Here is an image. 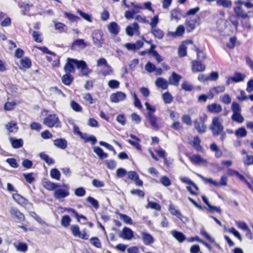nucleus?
<instances>
[{"label":"nucleus","instance_id":"obj_1","mask_svg":"<svg viewBox=\"0 0 253 253\" xmlns=\"http://www.w3.org/2000/svg\"><path fill=\"white\" fill-rule=\"evenodd\" d=\"M236 6L233 8L234 15H230L228 18L229 21L234 26L235 29L237 30L239 25L238 18L242 19H249L250 18V13H253V11H249L246 12L242 7V5L238 3H235Z\"/></svg>","mask_w":253,"mask_h":253},{"label":"nucleus","instance_id":"obj_2","mask_svg":"<svg viewBox=\"0 0 253 253\" xmlns=\"http://www.w3.org/2000/svg\"><path fill=\"white\" fill-rule=\"evenodd\" d=\"M213 136H218L223 132L224 127L222 120L219 117L212 118L211 123L209 126Z\"/></svg>","mask_w":253,"mask_h":253},{"label":"nucleus","instance_id":"obj_3","mask_svg":"<svg viewBox=\"0 0 253 253\" xmlns=\"http://www.w3.org/2000/svg\"><path fill=\"white\" fill-rule=\"evenodd\" d=\"M82 65V63L80 62V60L68 58L64 67V70L66 73H74L76 70L75 66H76L78 69Z\"/></svg>","mask_w":253,"mask_h":253},{"label":"nucleus","instance_id":"obj_4","mask_svg":"<svg viewBox=\"0 0 253 253\" xmlns=\"http://www.w3.org/2000/svg\"><path fill=\"white\" fill-rule=\"evenodd\" d=\"M200 20V17L198 16L187 19L184 23L187 32H192L196 28V26L199 25Z\"/></svg>","mask_w":253,"mask_h":253},{"label":"nucleus","instance_id":"obj_5","mask_svg":"<svg viewBox=\"0 0 253 253\" xmlns=\"http://www.w3.org/2000/svg\"><path fill=\"white\" fill-rule=\"evenodd\" d=\"M70 229L74 236L78 237L84 240L88 239V235L87 234L85 230H84L82 233L81 232L80 228L78 225H72Z\"/></svg>","mask_w":253,"mask_h":253},{"label":"nucleus","instance_id":"obj_6","mask_svg":"<svg viewBox=\"0 0 253 253\" xmlns=\"http://www.w3.org/2000/svg\"><path fill=\"white\" fill-rule=\"evenodd\" d=\"M59 123V120L55 114H50L43 120V124L49 127H52Z\"/></svg>","mask_w":253,"mask_h":253},{"label":"nucleus","instance_id":"obj_7","mask_svg":"<svg viewBox=\"0 0 253 253\" xmlns=\"http://www.w3.org/2000/svg\"><path fill=\"white\" fill-rule=\"evenodd\" d=\"M64 189H56L54 192V197L58 200L63 199L70 195L69 188L68 186H64Z\"/></svg>","mask_w":253,"mask_h":253},{"label":"nucleus","instance_id":"obj_8","mask_svg":"<svg viewBox=\"0 0 253 253\" xmlns=\"http://www.w3.org/2000/svg\"><path fill=\"white\" fill-rule=\"evenodd\" d=\"M9 212L13 218L17 219L19 222H23L25 220V215L17 208L13 207H11L9 210Z\"/></svg>","mask_w":253,"mask_h":253},{"label":"nucleus","instance_id":"obj_9","mask_svg":"<svg viewBox=\"0 0 253 253\" xmlns=\"http://www.w3.org/2000/svg\"><path fill=\"white\" fill-rule=\"evenodd\" d=\"M191 69L193 73L202 72L206 70V65L199 60L192 61Z\"/></svg>","mask_w":253,"mask_h":253},{"label":"nucleus","instance_id":"obj_10","mask_svg":"<svg viewBox=\"0 0 253 253\" xmlns=\"http://www.w3.org/2000/svg\"><path fill=\"white\" fill-rule=\"evenodd\" d=\"M126 94L122 91H117L112 93L110 96V100L112 102L118 103L126 99Z\"/></svg>","mask_w":253,"mask_h":253},{"label":"nucleus","instance_id":"obj_11","mask_svg":"<svg viewBox=\"0 0 253 253\" xmlns=\"http://www.w3.org/2000/svg\"><path fill=\"white\" fill-rule=\"evenodd\" d=\"M200 122L195 120L194 121V125L199 133H204L207 130V126L205 124L204 120L202 118H200Z\"/></svg>","mask_w":253,"mask_h":253},{"label":"nucleus","instance_id":"obj_12","mask_svg":"<svg viewBox=\"0 0 253 253\" xmlns=\"http://www.w3.org/2000/svg\"><path fill=\"white\" fill-rule=\"evenodd\" d=\"M128 178L133 180L136 185L138 186H142L143 185V181L139 179L138 174L135 171H129L127 172Z\"/></svg>","mask_w":253,"mask_h":253},{"label":"nucleus","instance_id":"obj_13","mask_svg":"<svg viewBox=\"0 0 253 253\" xmlns=\"http://www.w3.org/2000/svg\"><path fill=\"white\" fill-rule=\"evenodd\" d=\"M186 156L189 159L190 162L194 165L205 164L207 162L206 160H205L200 155L198 154L191 155L189 154H186Z\"/></svg>","mask_w":253,"mask_h":253},{"label":"nucleus","instance_id":"obj_14","mask_svg":"<svg viewBox=\"0 0 253 253\" xmlns=\"http://www.w3.org/2000/svg\"><path fill=\"white\" fill-rule=\"evenodd\" d=\"M31 60L28 57H25L21 59L18 65L19 68L22 70H26L27 69H29L32 66Z\"/></svg>","mask_w":253,"mask_h":253},{"label":"nucleus","instance_id":"obj_15","mask_svg":"<svg viewBox=\"0 0 253 253\" xmlns=\"http://www.w3.org/2000/svg\"><path fill=\"white\" fill-rule=\"evenodd\" d=\"M147 118L154 129L157 130L160 128V126L158 124V118L155 116L154 114H152L151 113H148L147 115Z\"/></svg>","mask_w":253,"mask_h":253},{"label":"nucleus","instance_id":"obj_16","mask_svg":"<svg viewBox=\"0 0 253 253\" xmlns=\"http://www.w3.org/2000/svg\"><path fill=\"white\" fill-rule=\"evenodd\" d=\"M144 43L140 40H138L135 43H127L125 44V46L128 50L135 51L139 49L143 46Z\"/></svg>","mask_w":253,"mask_h":253},{"label":"nucleus","instance_id":"obj_17","mask_svg":"<svg viewBox=\"0 0 253 253\" xmlns=\"http://www.w3.org/2000/svg\"><path fill=\"white\" fill-rule=\"evenodd\" d=\"M206 180L210 184H212L215 187H219L220 186H227V177L223 175L221 177L219 182L213 180L211 178L206 179Z\"/></svg>","mask_w":253,"mask_h":253},{"label":"nucleus","instance_id":"obj_18","mask_svg":"<svg viewBox=\"0 0 253 253\" xmlns=\"http://www.w3.org/2000/svg\"><path fill=\"white\" fill-rule=\"evenodd\" d=\"M207 111L212 114H218L222 110V106L217 103H213L207 105Z\"/></svg>","mask_w":253,"mask_h":253},{"label":"nucleus","instance_id":"obj_19","mask_svg":"<svg viewBox=\"0 0 253 253\" xmlns=\"http://www.w3.org/2000/svg\"><path fill=\"white\" fill-rule=\"evenodd\" d=\"M93 42L98 47H100L102 46L104 42V40L103 39V34L101 31H98L94 33V36L93 37Z\"/></svg>","mask_w":253,"mask_h":253},{"label":"nucleus","instance_id":"obj_20","mask_svg":"<svg viewBox=\"0 0 253 253\" xmlns=\"http://www.w3.org/2000/svg\"><path fill=\"white\" fill-rule=\"evenodd\" d=\"M120 237L125 240H130L133 237V232L132 230L126 227H124L121 233L120 234Z\"/></svg>","mask_w":253,"mask_h":253},{"label":"nucleus","instance_id":"obj_21","mask_svg":"<svg viewBox=\"0 0 253 253\" xmlns=\"http://www.w3.org/2000/svg\"><path fill=\"white\" fill-rule=\"evenodd\" d=\"M225 90V87L224 85H218L212 87L209 91V97L210 99L213 98L214 94H218L223 92Z\"/></svg>","mask_w":253,"mask_h":253},{"label":"nucleus","instance_id":"obj_22","mask_svg":"<svg viewBox=\"0 0 253 253\" xmlns=\"http://www.w3.org/2000/svg\"><path fill=\"white\" fill-rule=\"evenodd\" d=\"M182 77L175 72H172L169 78V83L174 86H178Z\"/></svg>","mask_w":253,"mask_h":253},{"label":"nucleus","instance_id":"obj_23","mask_svg":"<svg viewBox=\"0 0 253 253\" xmlns=\"http://www.w3.org/2000/svg\"><path fill=\"white\" fill-rule=\"evenodd\" d=\"M64 211H67L69 213H71L73 214L75 217L77 219L78 221L81 222V220L83 219L84 221H86L87 220V217L83 215H80L78 213V212L74 209L71 208H64Z\"/></svg>","mask_w":253,"mask_h":253},{"label":"nucleus","instance_id":"obj_24","mask_svg":"<svg viewBox=\"0 0 253 253\" xmlns=\"http://www.w3.org/2000/svg\"><path fill=\"white\" fill-rule=\"evenodd\" d=\"M12 198L17 204L22 206H26L29 203L28 200L19 194H13L12 195Z\"/></svg>","mask_w":253,"mask_h":253},{"label":"nucleus","instance_id":"obj_25","mask_svg":"<svg viewBox=\"0 0 253 253\" xmlns=\"http://www.w3.org/2000/svg\"><path fill=\"white\" fill-rule=\"evenodd\" d=\"M141 235L143 243L145 245H150L154 242V238L150 233L142 232L141 233Z\"/></svg>","mask_w":253,"mask_h":253},{"label":"nucleus","instance_id":"obj_26","mask_svg":"<svg viewBox=\"0 0 253 253\" xmlns=\"http://www.w3.org/2000/svg\"><path fill=\"white\" fill-rule=\"evenodd\" d=\"M134 32L136 33H139V26L136 22L133 23L132 26H128L126 28V33L127 35L132 36Z\"/></svg>","mask_w":253,"mask_h":253},{"label":"nucleus","instance_id":"obj_27","mask_svg":"<svg viewBox=\"0 0 253 253\" xmlns=\"http://www.w3.org/2000/svg\"><path fill=\"white\" fill-rule=\"evenodd\" d=\"M43 187L48 191L55 190L59 185L55 183L52 182L47 179H45L42 182Z\"/></svg>","mask_w":253,"mask_h":253},{"label":"nucleus","instance_id":"obj_28","mask_svg":"<svg viewBox=\"0 0 253 253\" xmlns=\"http://www.w3.org/2000/svg\"><path fill=\"white\" fill-rule=\"evenodd\" d=\"M201 139L198 136H195L191 143L192 146L198 152H203L204 149L201 145Z\"/></svg>","mask_w":253,"mask_h":253},{"label":"nucleus","instance_id":"obj_29","mask_svg":"<svg viewBox=\"0 0 253 253\" xmlns=\"http://www.w3.org/2000/svg\"><path fill=\"white\" fill-rule=\"evenodd\" d=\"M130 137L132 139V140L128 139L127 142L132 146L134 147L136 149L138 150H141V145L139 144L140 139L133 134H130Z\"/></svg>","mask_w":253,"mask_h":253},{"label":"nucleus","instance_id":"obj_30","mask_svg":"<svg viewBox=\"0 0 253 253\" xmlns=\"http://www.w3.org/2000/svg\"><path fill=\"white\" fill-rule=\"evenodd\" d=\"M108 29L109 32L113 35H117L120 30V28L115 22H112L108 25Z\"/></svg>","mask_w":253,"mask_h":253},{"label":"nucleus","instance_id":"obj_31","mask_svg":"<svg viewBox=\"0 0 253 253\" xmlns=\"http://www.w3.org/2000/svg\"><path fill=\"white\" fill-rule=\"evenodd\" d=\"M54 145L57 147L65 149L67 147V141L64 138H57L54 140Z\"/></svg>","mask_w":253,"mask_h":253},{"label":"nucleus","instance_id":"obj_32","mask_svg":"<svg viewBox=\"0 0 253 253\" xmlns=\"http://www.w3.org/2000/svg\"><path fill=\"white\" fill-rule=\"evenodd\" d=\"M61 80L63 84L66 85H70L74 81L73 76L71 73H66L61 78Z\"/></svg>","mask_w":253,"mask_h":253},{"label":"nucleus","instance_id":"obj_33","mask_svg":"<svg viewBox=\"0 0 253 253\" xmlns=\"http://www.w3.org/2000/svg\"><path fill=\"white\" fill-rule=\"evenodd\" d=\"M82 63V65L80 66L78 69H81L82 74L83 76H88L89 74L92 72V70L88 68L86 62L84 60H80Z\"/></svg>","mask_w":253,"mask_h":253},{"label":"nucleus","instance_id":"obj_34","mask_svg":"<svg viewBox=\"0 0 253 253\" xmlns=\"http://www.w3.org/2000/svg\"><path fill=\"white\" fill-rule=\"evenodd\" d=\"M155 84L158 87L163 89H166L168 87V84L169 83L164 78L160 77L157 79Z\"/></svg>","mask_w":253,"mask_h":253},{"label":"nucleus","instance_id":"obj_35","mask_svg":"<svg viewBox=\"0 0 253 253\" xmlns=\"http://www.w3.org/2000/svg\"><path fill=\"white\" fill-rule=\"evenodd\" d=\"M9 140L13 148H19L23 145V141L22 139H16L11 137Z\"/></svg>","mask_w":253,"mask_h":253},{"label":"nucleus","instance_id":"obj_36","mask_svg":"<svg viewBox=\"0 0 253 253\" xmlns=\"http://www.w3.org/2000/svg\"><path fill=\"white\" fill-rule=\"evenodd\" d=\"M245 78V75L239 72H235L234 76L231 77L229 79L234 83H239L243 81Z\"/></svg>","mask_w":253,"mask_h":253},{"label":"nucleus","instance_id":"obj_37","mask_svg":"<svg viewBox=\"0 0 253 253\" xmlns=\"http://www.w3.org/2000/svg\"><path fill=\"white\" fill-rule=\"evenodd\" d=\"M172 236L180 243L183 242L185 239V235L181 232L176 230L171 232Z\"/></svg>","mask_w":253,"mask_h":253},{"label":"nucleus","instance_id":"obj_38","mask_svg":"<svg viewBox=\"0 0 253 253\" xmlns=\"http://www.w3.org/2000/svg\"><path fill=\"white\" fill-rule=\"evenodd\" d=\"M151 32L156 38L158 39H162L164 36V32L159 28H152Z\"/></svg>","mask_w":253,"mask_h":253},{"label":"nucleus","instance_id":"obj_39","mask_svg":"<svg viewBox=\"0 0 253 253\" xmlns=\"http://www.w3.org/2000/svg\"><path fill=\"white\" fill-rule=\"evenodd\" d=\"M169 211L172 215L176 216L180 219H181L182 214L180 211L176 209L173 205L171 204L169 206Z\"/></svg>","mask_w":253,"mask_h":253},{"label":"nucleus","instance_id":"obj_40","mask_svg":"<svg viewBox=\"0 0 253 253\" xmlns=\"http://www.w3.org/2000/svg\"><path fill=\"white\" fill-rule=\"evenodd\" d=\"M33 6V4L23 3L20 7L22 9V13L23 15H31L30 10Z\"/></svg>","mask_w":253,"mask_h":253},{"label":"nucleus","instance_id":"obj_41","mask_svg":"<svg viewBox=\"0 0 253 253\" xmlns=\"http://www.w3.org/2000/svg\"><path fill=\"white\" fill-rule=\"evenodd\" d=\"M41 159L46 162L48 165L53 164L55 163V161L49 157V156L46 154L44 152H42L40 154Z\"/></svg>","mask_w":253,"mask_h":253},{"label":"nucleus","instance_id":"obj_42","mask_svg":"<svg viewBox=\"0 0 253 253\" xmlns=\"http://www.w3.org/2000/svg\"><path fill=\"white\" fill-rule=\"evenodd\" d=\"M93 150L101 159H105L108 157V154L104 153L102 149L99 147H94Z\"/></svg>","mask_w":253,"mask_h":253},{"label":"nucleus","instance_id":"obj_43","mask_svg":"<svg viewBox=\"0 0 253 253\" xmlns=\"http://www.w3.org/2000/svg\"><path fill=\"white\" fill-rule=\"evenodd\" d=\"M179 179L182 183L192 186L196 191L198 190V186L189 177L186 176L180 177Z\"/></svg>","mask_w":253,"mask_h":253},{"label":"nucleus","instance_id":"obj_44","mask_svg":"<svg viewBox=\"0 0 253 253\" xmlns=\"http://www.w3.org/2000/svg\"><path fill=\"white\" fill-rule=\"evenodd\" d=\"M235 134L237 137L243 138L247 135V131L244 127H240L235 131Z\"/></svg>","mask_w":253,"mask_h":253},{"label":"nucleus","instance_id":"obj_45","mask_svg":"<svg viewBox=\"0 0 253 253\" xmlns=\"http://www.w3.org/2000/svg\"><path fill=\"white\" fill-rule=\"evenodd\" d=\"M71 218L68 215L63 216L61 219V224L65 228L68 227L71 222Z\"/></svg>","mask_w":253,"mask_h":253},{"label":"nucleus","instance_id":"obj_46","mask_svg":"<svg viewBox=\"0 0 253 253\" xmlns=\"http://www.w3.org/2000/svg\"><path fill=\"white\" fill-rule=\"evenodd\" d=\"M116 213L118 214L120 216V218L123 220L126 223L129 224H132L131 218L128 215L120 213L119 211H116Z\"/></svg>","mask_w":253,"mask_h":253},{"label":"nucleus","instance_id":"obj_47","mask_svg":"<svg viewBox=\"0 0 253 253\" xmlns=\"http://www.w3.org/2000/svg\"><path fill=\"white\" fill-rule=\"evenodd\" d=\"M178 54L179 57H183L187 55V46L181 43L178 47Z\"/></svg>","mask_w":253,"mask_h":253},{"label":"nucleus","instance_id":"obj_48","mask_svg":"<svg viewBox=\"0 0 253 253\" xmlns=\"http://www.w3.org/2000/svg\"><path fill=\"white\" fill-rule=\"evenodd\" d=\"M236 176H237L241 180L244 182L250 189L253 191V180H252V183H251L246 180L243 175L240 174L239 172H238Z\"/></svg>","mask_w":253,"mask_h":253},{"label":"nucleus","instance_id":"obj_49","mask_svg":"<svg viewBox=\"0 0 253 253\" xmlns=\"http://www.w3.org/2000/svg\"><path fill=\"white\" fill-rule=\"evenodd\" d=\"M64 16L68 18V19L71 22H76L80 19V17L78 16H76L71 13H69L68 12H64Z\"/></svg>","mask_w":253,"mask_h":253},{"label":"nucleus","instance_id":"obj_50","mask_svg":"<svg viewBox=\"0 0 253 253\" xmlns=\"http://www.w3.org/2000/svg\"><path fill=\"white\" fill-rule=\"evenodd\" d=\"M146 208L147 209H154L158 211H160L161 210V206L160 204L154 202H149Z\"/></svg>","mask_w":253,"mask_h":253},{"label":"nucleus","instance_id":"obj_51","mask_svg":"<svg viewBox=\"0 0 253 253\" xmlns=\"http://www.w3.org/2000/svg\"><path fill=\"white\" fill-rule=\"evenodd\" d=\"M163 99L165 104H170L173 101V97L168 91L165 92L163 94Z\"/></svg>","mask_w":253,"mask_h":253},{"label":"nucleus","instance_id":"obj_52","mask_svg":"<svg viewBox=\"0 0 253 253\" xmlns=\"http://www.w3.org/2000/svg\"><path fill=\"white\" fill-rule=\"evenodd\" d=\"M50 176L51 177L55 179L56 180H60V176H61V173L59 170L56 169H52L50 170Z\"/></svg>","mask_w":253,"mask_h":253},{"label":"nucleus","instance_id":"obj_53","mask_svg":"<svg viewBox=\"0 0 253 253\" xmlns=\"http://www.w3.org/2000/svg\"><path fill=\"white\" fill-rule=\"evenodd\" d=\"M83 45L84 47L86 46V44L84 42L83 39H77L74 41L72 43L71 48L75 49L77 46Z\"/></svg>","mask_w":253,"mask_h":253},{"label":"nucleus","instance_id":"obj_54","mask_svg":"<svg viewBox=\"0 0 253 253\" xmlns=\"http://www.w3.org/2000/svg\"><path fill=\"white\" fill-rule=\"evenodd\" d=\"M17 251L25 253L28 251V245L25 242H20L16 247Z\"/></svg>","mask_w":253,"mask_h":253},{"label":"nucleus","instance_id":"obj_55","mask_svg":"<svg viewBox=\"0 0 253 253\" xmlns=\"http://www.w3.org/2000/svg\"><path fill=\"white\" fill-rule=\"evenodd\" d=\"M152 4L151 2L150 1L146 2L144 3V6H141L139 5H136L134 6V7L137 9H146L149 10V11L154 12V10L152 8Z\"/></svg>","mask_w":253,"mask_h":253},{"label":"nucleus","instance_id":"obj_56","mask_svg":"<svg viewBox=\"0 0 253 253\" xmlns=\"http://www.w3.org/2000/svg\"><path fill=\"white\" fill-rule=\"evenodd\" d=\"M231 118L233 121L240 124L243 123L244 120V119L241 115V113L233 114Z\"/></svg>","mask_w":253,"mask_h":253},{"label":"nucleus","instance_id":"obj_57","mask_svg":"<svg viewBox=\"0 0 253 253\" xmlns=\"http://www.w3.org/2000/svg\"><path fill=\"white\" fill-rule=\"evenodd\" d=\"M32 37L34 40L36 42H42L43 41V39L42 37V34L39 32L34 31L32 33Z\"/></svg>","mask_w":253,"mask_h":253},{"label":"nucleus","instance_id":"obj_58","mask_svg":"<svg viewBox=\"0 0 253 253\" xmlns=\"http://www.w3.org/2000/svg\"><path fill=\"white\" fill-rule=\"evenodd\" d=\"M90 243L97 248H101V243L99 238L97 237H93L90 239Z\"/></svg>","mask_w":253,"mask_h":253},{"label":"nucleus","instance_id":"obj_59","mask_svg":"<svg viewBox=\"0 0 253 253\" xmlns=\"http://www.w3.org/2000/svg\"><path fill=\"white\" fill-rule=\"evenodd\" d=\"M70 105L73 110L76 112H81L83 111L81 106L74 100L71 101Z\"/></svg>","mask_w":253,"mask_h":253},{"label":"nucleus","instance_id":"obj_60","mask_svg":"<svg viewBox=\"0 0 253 253\" xmlns=\"http://www.w3.org/2000/svg\"><path fill=\"white\" fill-rule=\"evenodd\" d=\"M237 37L235 36L231 37L229 39V42L226 43V46L230 49H233L236 45Z\"/></svg>","mask_w":253,"mask_h":253},{"label":"nucleus","instance_id":"obj_61","mask_svg":"<svg viewBox=\"0 0 253 253\" xmlns=\"http://www.w3.org/2000/svg\"><path fill=\"white\" fill-rule=\"evenodd\" d=\"M16 104L15 101L6 102L4 105V109L5 111H11L14 108Z\"/></svg>","mask_w":253,"mask_h":253},{"label":"nucleus","instance_id":"obj_62","mask_svg":"<svg viewBox=\"0 0 253 253\" xmlns=\"http://www.w3.org/2000/svg\"><path fill=\"white\" fill-rule=\"evenodd\" d=\"M195 51L196 52L197 59H205L206 58V54L204 53V52L200 50L199 48L197 46H195Z\"/></svg>","mask_w":253,"mask_h":253},{"label":"nucleus","instance_id":"obj_63","mask_svg":"<svg viewBox=\"0 0 253 253\" xmlns=\"http://www.w3.org/2000/svg\"><path fill=\"white\" fill-rule=\"evenodd\" d=\"M5 161L11 167L13 168H17L19 166L17 162V160L15 158H8Z\"/></svg>","mask_w":253,"mask_h":253},{"label":"nucleus","instance_id":"obj_64","mask_svg":"<svg viewBox=\"0 0 253 253\" xmlns=\"http://www.w3.org/2000/svg\"><path fill=\"white\" fill-rule=\"evenodd\" d=\"M54 26L55 29L59 30L60 32L65 31V29L67 28L65 24L60 22H55L54 23Z\"/></svg>","mask_w":253,"mask_h":253}]
</instances>
